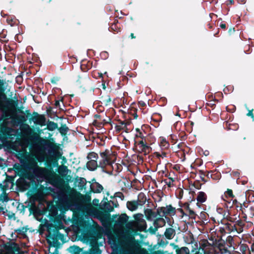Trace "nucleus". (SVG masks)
Wrapping results in <instances>:
<instances>
[{"label": "nucleus", "instance_id": "48", "mask_svg": "<svg viewBox=\"0 0 254 254\" xmlns=\"http://www.w3.org/2000/svg\"><path fill=\"white\" fill-rule=\"evenodd\" d=\"M220 26L223 29H225L226 28V25L225 24H221Z\"/></svg>", "mask_w": 254, "mask_h": 254}, {"label": "nucleus", "instance_id": "22", "mask_svg": "<svg viewBox=\"0 0 254 254\" xmlns=\"http://www.w3.org/2000/svg\"><path fill=\"white\" fill-rule=\"evenodd\" d=\"M135 130L136 131V133L135 134L136 137L139 138L141 139V140H143L144 138L145 137V135L146 134V133L142 129V128H136L135 129Z\"/></svg>", "mask_w": 254, "mask_h": 254}, {"label": "nucleus", "instance_id": "27", "mask_svg": "<svg viewBox=\"0 0 254 254\" xmlns=\"http://www.w3.org/2000/svg\"><path fill=\"white\" fill-rule=\"evenodd\" d=\"M110 29L113 31L118 32L120 29V26L118 24V21L117 19H115L110 26Z\"/></svg>", "mask_w": 254, "mask_h": 254}, {"label": "nucleus", "instance_id": "34", "mask_svg": "<svg viewBox=\"0 0 254 254\" xmlns=\"http://www.w3.org/2000/svg\"><path fill=\"white\" fill-rule=\"evenodd\" d=\"M154 155L158 159H160V158H164L165 157H166L167 156V154L165 152H161V153L160 152H155L154 153Z\"/></svg>", "mask_w": 254, "mask_h": 254}, {"label": "nucleus", "instance_id": "31", "mask_svg": "<svg viewBox=\"0 0 254 254\" xmlns=\"http://www.w3.org/2000/svg\"><path fill=\"white\" fill-rule=\"evenodd\" d=\"M240 251L241 254H250L249 248L246 245H242L240 246Z\"/></svg>", "mask_w": 254, "mask_h": 254}, {"label": "nucleus", "instance_id": "46", "mask_svg": "<svg viewBox=\"0 0 254 254\" xmlns=\"http://www.w3.org/2000/svg\"><path fill=\"white\" fill-rule=\"evenodd\" d=\"M178 210L183 215H186V214L185 213L184 211H183V210L182 208L179 209Z\"/></svg>", "mask_w": 254, "mask_h": 254}, {"label": "nucleus", "instance_id": "11", "mask_svg": "<svg viewBox=\"0 0 254 254\" xmlns=\"http://www.w3.org/2000/svg\"><path fill=\"white\" fill-rule=\"evenodd\" d=\"M128 219V216L126 214H122L118 219L116 227L119 225V230L121 231L124 230V225L127 221Z\"/></svg>", "mask_w": 254, "mask_h": 254}, {"label": "nucleus", "instance_id": "17", "mask_svg": "<svg viewBox=\"0 0 254 254\" xmlns=\"http://www.w3.org/2000/svg\"><path fill=\"white\" fill-rule=\"evenodd\" d=\"M113 204V202H105L101 205V208L107 211H112L114 209Z\"/></svg>", "mask_w": 254, "mask_h": 254}, {"label": "nucleus", "instance_id": "26", "mask_svg": "<svg viewBox=\"0 0 254 254\" xmlns=\"http://www.w3.org/2000/svg\"><path fill=\"white\" fill-rule=\"evenodd\" d=\"M160 145L162 149H167L169 147V143L164 137H160Z\"/></svg>", "mask_w": 254, "mask_h": 254}, {"label": "nucleus", "instance_id": "40", "mask_svg": "<svg viewBox=\"0 0 254 254\" xmlns=\"http://www.w3.org/2000/svg\"><path fill=\"white\" fill-rule=\"evenodd\" d=\"M184 208L186 209L187 211H189V209H191L190 207L189 204L188 203H185L184 204L183 206Z\"/></svg>", "mask_w": 254, "mask_h": 254}, {"label": "nucleus", "instance_id": "16", "mask_svg": "<svg viewBox=\"0 0 254 254\" xmlns=\"http://www.w3.org/2000/svg\"><path fill=\"white\" fill-rule=\"evenodd\" d=\"M234 197V195H233L232 190L229 189L225 191L224 194L222 196V198L227 202L232 200Z\"/></svg>", "mask_w": 254, "mask_h": 254}, {"label": "nucleus", "instance_id": "1", "mask_svg": "<svg viewBox=\"0 0 254 254\" xmlns=\"http://www.w3.org/2000/svg\"><path fill=\"white\" fill-rule=\"evenodd\" d=\"M27 168L31 172L26 174V179H20L17 181L19 185L23 184V189H36L39 183L45 180L53 181L55 186H62L59 195L60 200L64 204L73 205L79 203L83 199V195L71 188L68 184L64 185V181L59 177H57L56 181L54 180L55 174L50 169L39 166L35 159L31 158L28 160Z\"/></svg>", "mask_w": 254, "mask_h": 254}, {"label": "nucleus", "instance_id": "36", "mask_svg": "<svg viewBox=\"0 0 254 254\" xmlns=\"http://www.w3.org/2000/svg\"><path fill=\"white\" fill-rule=\"evenodd\" d=\"M5 131L6 132L7 135L9 136L14 135L15 133V130L11 128H7Z\"/></svg>", "mask_w": 254, "mask_h": 254}, {"label": "nucleus", "instance_id": "9", "mask_svg": "<svg viewBox=\"0 0 254 254\" xmlns=\"http://www.w3.org/2000/svg\"><path fill=\"white\" fill-rule=\"evenodd\" d=\"M34 152L35 157L39 162H42L45 161L46 155L44 150L39 145H37Z\"/></svg>", "mask_w": 254, "mask_h": 254}, {"label": "nucleus", "instance_id": "35", "mask_svg": "<svg viewBox=\"0 0 254 254\" xmlns=\"http://www.w3.org/2000/svg\"><path fill=\"white\" fill-rule=\"evenodd\" d=\"M186 215H188L190 218L195 219L196 216V214L194 211L191 209H189L186 213Z\"/></svg>", "mask_w": 254, "mask_h": 254}, {"label": "nucleus", "instance_id": "15", "mask_svg": "<svg viewBox=\"0 0 254 254\" xmlns=\"http://www.w3.org/2000/svg\"><path fill=\"white\" fill-rule=\"evenodd\" d=\"M145 215L148 220H152L153 218L156 217L158 215L157 212L153 211L152 209H147L144 211Z\"/></svg>", "mask_w": 254, "mask_h": 254}, {"label": "nucleus", "instance_id": "37", "mask_svg": "<svg viewBox=\"0 0 254 254\" xmlns=\"http://www.w3.org/2000/svg\"><path fill=\"white\" fill-rule=\"evenodd\" d=\"M34 197L35 198H39L41 200L43 198V194L42 192H38V193L34 195Z\"/></svg>", "mask_w": 254, "mask_h": 254}, {"label": "nucleus", "instance_id": "55", "mask_svg": "<svg viewBox=\"0 0 254 254\" xmlns=\"http://www.w3.org/2000/svg\"><path fill=\"white\" fill-rule=\"evenodd\" d=\"M227 124H228V122H226V126H227Z\"/></svg>", "mask_w": 254, "mask_h": 254}, {"label": "nucleus", "instance_id": "38", "mask_svg": "<svg viewBox=\"0 0 254 254\" xmlns=\"http://www.w3.org/2000/svg\"><path fill=\"white\" fill-rule=\"evenodd\" d=\"M67 131V129L66 127H61L60 128V131L62 134L65 133Z\"/></svg>", "mask_w": 254, "mask_h": 254}, {"label": "nucleus", "instance_id": "23", "mask_svg": "<svg viewBox=\"0 0 254 254\" xmlns=\"http://www.w3.org/2000/svg\"><path fill=\"white\" fill-rule=\"evenodd\" d=\"M15 118L20 122H24L27 120V116L21 111L15 115Z\"/></svg>", "mask_w": 254, "mask_h": 254}, {"label": "nucleus", "instance_id": "30", "mask_svg": "<svg viewBox=\"0 0 254 254\" xmlns=\"http://www.w3.org/2000/svg\"><path fill=\"white\" fill-rule=\"evenodd\" d=\"M177 254H190L189 249L186 247L181 248L176 250Z\"/></svg>", "mask_w": 254, "mask_h": 254}, {"label": "nucleus", "instance_id": "52", "mask_svg": "<svg viewBox=\"0 0 254 254\" xmlns=\"http://www.w3.org/2000/svg\"><path fill=\"white\" fill-rule=\"evenodd\" d=\"M122 126H124V127H126V124L122 123Z\"/></svg>", "mask_w": 254, "mask_h": 254}, {"label": "nucleus", "instance_id": "51", "mask_svg": "<svg viewBox=\"0 0 254 254\" xmlns=\"http://www.w3.org/2000/svg\"><path fill=\"white\" fill-rule=\"evenodd\" d=\"M130 37H131V38L132 39H133V38H135V36H134V34H133V33H131V34H130Z\"/></svg>", "mask_w": 254, "mask_h": 254}, {"label": "nucleus", "instance_id": "7", "mask_svg": "<svg viewBox=\"0 0 254 254\" xmlns=\"http://www.w3.org/2000/svg\"><path fill=\"white\" fill-rule=\"evenodd\" d=\"M157 213L161 216L165 215L173 216L176 214V209L171 205H168L166 207H159L157 209Z\"/></svg>", "mask_w": 254, "mask_h": 254}, {"label": "nucleus", "instance_id": "28", "mask_svg": "<svg viewBox=\"0 0 254 254\" xmlns=\"http://www.w3.org/2000/svg\"><path fill=\"white\" fill-rule=\"evenodd\" d=\"M58 127L57 124L54 122L49 121L47 124V129L50 131H53Z\"/></svg>", "mask_w": 254, "mask_h": 254}, {"label": "nucleus", "instance_id": "50", "mask_svg": "<svg viewBox=\"0 0 254 254\" xmlns=\"http://www.w3.org/2000/svg\"><path fill=\"white\" fill-rule=\"evenodd\" d=\"M251 249L253 252H254V243L252 245Z\"/></svg>", "mask_w": 254, "mask_h": 254}, {"label": "nucleus", "instance_id": "19", "mask_svg": "<svg viewBox=\"0 0 254 254\" xmlns=\"http://www.w3.org/2000/svg\"><path fill=\"white\" fill-rule=\"evenodd\" d=\"M165 224L166 221L163 218H157L154 222V226L156 228L163 227Z\"/></svg>", "mask_w": 254, "mask_h": 254}, {"label": "nucleus", "instance_id": "12", "mask_svg": "<svg viewBox=\"0 0 254 254\" xmlns=\"http://www.w3.org/2000/svg\"><path fill=\"white\" fill-rule=\"evenodd\" d=\"M32 120L36 124L44 126L46 123V118L44 115H37L32 117Z\"/></svg>", "mask_w": 254, "mask_h": 254}, {"label": "nucleus", "instance_id": "25", "mask_svg": "<svg viewBox=\"0 0 254 254\" xmlns=\"http://www.w3.org/2000/svg\"><path fill=\"white\" fill-rule=\"evenodd\" d=\"M86 165L87 168L91 171L95 170L98 166L97 161H89Z\"/></svg>", "mask_w": 254, "mask_h": 254}, {"label": "nucleus", "instance_id": "18", "mask_svg": "<svg viewBox=\"0 0 254 254\" xmlns=\"http://www.w3.org/2000/svg\"><path fill=\"white\" fill-rule=\"evenodd\" d=\"M89 78L86 74L79 75L77 77L76 79V82L79 84H84L88 81Z\"/></svg>", "mask_w": 254, "mask_h": 254}, {"label": "nucleus", "instance_id": "4", "mask_svg": "<svg viewBox=\"0 0 254 254\" xmlns=\"http://www.w3.org/2000/svg\"><path fill=\"white\" fill-rule=\"evenodd\" d=\"M142 214H137L134 215L135 221H130L126 224L127 229L133 231H144L147 227L145 221L142 218Z\"/></svg>", "mask_w": 254, "mask_h": 254}, {"label": "nucleus", "instance_id": "24", "mask_svg": "<svg viewBox=\"0 0 254 254\" xmlns=\"http://www.w3.org/2000/svg\"><path fill=\"white\" fill-rule=\"evenodd\" d=\"M91 189L94 192L100 193L103 190V188L99 183H95L92 185Z\"/></svg>", "mask_w": 254, "mask_h": 254}, {"label": "nucleus", "instance_id": "39", "mask_svg": "<svg viewBox=\"0 0 254 254\" xmlns=\"http://www.w3.org/2000/svg\"><path fill=\"white\" fill-rule=\"evenodd\" d=\"M115 196L120 197L121 198V199H123V198H124V195H123V193H122L121 192H118L116 193Z\"/></svg>", "mask_w": 254, "mask_h": 254}, {"label": "nucleus", "instance_id": "14", "mask_svg": "<svg viewBox=\"0 0 254 254\" xmlns=\"http://www.w3.org/2000/svg\"><path fill=\"white\" fill-rule=\"evenodd\" d=\"M92 248L88 251H85L83 254H101V251H100L97 242L95 241L92 245Z\"/></svg>", "mask_w": 254, "mask_h": 254}, {"label": "nucleus", "instance_id": "29", "mask_svg": "<svg viewBox=\"0 0 254 254\" xmlns=\"http://www.w3.org/2000/svg\"><path fill=\"white\" fill-rule=\"evenodd\" d=\"M69 252L72 254H78L80 252V249L77 246H71L68 249Z\"/></svg>", "mask_w": 254, "mask_h": 254}, {"label": "nucleus", "instance_id": "45", "mask_svg": "<svg viewBox=\"0 0 254 254\" xmlns=\"http://www.w3.org/2000/svg\"><path fill=\"white\" fill-rule=\"evenodd\" d=\"M237 2L240 4L245 3L246 2V0H237Z\"/></svg>", "mask_w": 254, "mask_h": 254}, {"label": "nucleus", "instance_id": "43", "mask_svg": "<svg viewBox=\"0 0 254 254\" xmlns=\"http://www.w3.org/2000/svg\"><path fill=\"white\" fill-rule=\"evenodd\" d=\"M93 211V214L95 215H98L101 213L100 211L97 210L96 208H94Z\"/></svg>", "mask_w": 254, "mask_h": 254}, {"label": "nucleus", "instance_id": "2", "mask_svg": "<svg viewBox=\"0 0 254 254\" xmlns=\"http://www.w3.org/2000/svg\"><path fill=\"white\" fill-rule=\"evenodd\" d=\"M20 130L21 131V136L25 139L29 140H40L42 141L41 144L47 147L51 151H54L55 148V144L47 140L41 138H39L38 134L34 132L31 127L26 124H23L20 126Z\"/></svg>", "mask_w": 254, "mask_h": 254}, {"label": "nucleus", "instance_id": "5", "mask_svg": "<svg viewBox=\"0 0 254 254\" xmlns=\"http://www.w3.org/2000/svg\"><path fill=\"white\" fill-rule=\"evenodd\" d=\"M113 248H120L119 251V254H135L132 244L122 237L120 238L118 242L113 240Z\"/></svg>", "mask_w": 254, "mask_h": 254}, {"label": "nucleus", "instance_id": "20", "mask_svg": "<svg viewBox=\"0 0 254 254\" xmlns=\"http://www.w3.org/2000/svg\"><path fill=\"white\" fill-rule=\"evenodd\" d=\"M58 172L63 177H65L68 173V170L66 166L62 165L58 168Z\"/></svg>", "mask_w": 254, "mask_h": 254}, {"label": "nucleus", "instance_id": "44", "mask_svg": "<svg viewBox=\"0 0 254 254\" xmlns=\"http://www.w3.org/2000/svg\"><path fill=\"white\" fill-rule=\"evenodd\" d=\"M247 115H248V116H251V117H252V118H254V114H253V110H252V111H250L249 112V113H248Z\"/></svg>", "mask_w": 254, "mask_h": 254}, {"label": "nucleus", "instance_id": "32", "mask_svg": "<svg viewBox=\"0 0 254 254\" xmlns=\"http://www.w3.org/2000/svg\"><path fill=\"white\" fill-rule=\"evenodd\" d=\"M98 158V154L93 152L89 153L87 156V159L89 161H96Z\"/></svg>", "mask_w": 254, "mask_h": 254}, {"label": "nucleus", "instance_id": "13", "mask_svg": "<svg viewBox=\"0 0 254 254\" xmlns=\"http://www.w3.org/2000/svg\"><path fill=\"white\" fill-rule=\"evenodd\" d=\"M207 195L203 191H199L197 193L196 199L197 201L196 205L200 207V204L205 202L207 200Z\"/></svg>", "mask_w": 254, "mask_h": 254}, {"label": "nucleus", "instance_id": "49", "mask_svg": "<svg viewBox=\"0 0 254 254\" xmlns=\"http://www.w3.org/2000/svg\"><path fill=\"white\" fill-rule=\"evenodd\" d=\"M141 253H142L143 254H148L146 250H142Z\"/></svg>", "mask_w": 254, "mask_h": 254}, {"label": "nucleus", "instance_id": "21", "mask_svg": "<svg viewBox=\"0 0 254 254\" xmlns=\"http://www.w3.org/2000/svg\"><path fill=\"white\" fill-rule=\"evenodd\" d=\"M175 231L174 229L169 228L166 230L165 236L168 239H172L175 235Z\"/></svg>", "mask_w": 254, "mask_h": 254}, {"label": "nucleus", "instance_id": "41", "mask_svg": "<svg viewBox=\"0 0 254 254\" xmlns=\"http://www.w3.org/2000/svg\"><path fill=\"white\" fill-rule=\"evenodd\" d=\"M177 192L179 193V198H182L183 195V190L182 189H179L177 190Z\"/></svg>", "mask_w": 254, "mask_h": 254}, {"label": "nucleus", "instance_id": "54", "mask_svg": "<svg viewBox=\"0 0 254 254\" xmlns=\"http://www.w3.org/2000/svg\"><path fill=\"white\" fill-rule=\"evenodd\" d=\"M233 2H234L233 0H231V3H233Z\"/></svg>", "mask_w": 254, "mask_h": 254}, {"label": "nucleus", "instance_id": "33", "mask_svg": "<svg viewBox=\"0 0 254 254\" xmlns=\"http://www.w3.org/2000/svg\"><path fill=\"white\" fill-rule=\"evenodd\" d=\"M9 200L7 194L6 192H3L0 194V201L2 202H7Z\"/></svg>", "mask_w": 254, "mask_h": 254}, {"label": "nucleus", "instance_id": "8", "mask_svg": "<svg viewBox=\"0 0 254 254\" xmlns=\"http://www.w3.org/2000/svg\"><path fill=\"white\" fill-rule=\"evenodd\" d=\"M139 198L142 197V200H139V202L137 201H127V208L130 211H134L137 209L139 205H143L146 201V198L144 197V194L140 193Z\"/></svg>", "mask_w": 254, "mask_h": 254}, {"label": "nucleus", "instance_id": "47", "mask_svg": "<svg viewBox=\"0 0 254 254\" xmlns=\"http://www.w3.org/2000/svg\"><path fill=\"white\" fill-rule=\"evenodd\" d=\"M55 105L56 107H58L60 106V102L59 101H56L55 103Z\"/></svg>", "mask_w": 254, "mask_h": 254}, {"label": "nucleus", "instance_id": "42", "mask_svg": "<svg viewBox=\"0 0 254 254\" xmlns=\"http://www.w3.org/2000/svg\"><path fill=\"white\" fill-rule=\"evenodd\" d=\"M224 210L222 208H217V212L219 214H222L224 212Z\"/></svg>", "mask_w": 254, "mask_h": 254}, {"label": "nucleus", "instance_id": "3", "mask_svg": "<svg viewBox=\"0 0 254 254\" xmlns=\"http://www.w3.org/2000/svg\"><path fill=\"white\" fill-rule=\"evenodd\" d=\"M44 226L47 229L48 234L47 235V240L50 246L57 247L60 244V242H64V236L61 234L58 230L52 231L53 226L48 223H46Z\"/></svg>", "mask_w": 254, "mask_h": 254}, {"label": "nucleus", "instance_id": "6", "mask_svg": "<svg viewBox=\"0 0 254 254\" xmlns=\"http://www.w3.org/2000/svg\"><path fill=\"white\" fill-rule=\"evenodd\" d=\"M100 154L101 159L99 161V166L102 168L111 165L116 158L115 154L111 149H107L104 151L101 152Z\"/></svg>", "mask_w": 254, "mask_h": 254}, {"label": "nucleus", "instance_id": "53", "mask_svg": "<svg viewBox=\"0 0 254 254\" xmlns=\"http://www.w3.org/2000/svg\"><path fill=\"white\" fill-rule=\"evenodd\" d=\"M230 126H231V125L229 124V129H231V127H230Z\"/></svg>", "mask_w": 254, "mask_h": 254}, {"label": "nucleus", "instance_id": "10", "mask_svg": "<svg viewBox=\"0 0 254 254\" xmlns=\"http://www.w3.org/2000/svg\"><path fill=\"white\" fill-rule=\"evenodd\" d=\"M137 146L140 152L147 154L150 151V147L147 144L145 140H141L138 141Z\"/></svg>", "mask_w": 254, "mask_h": 254}]
</instances>
